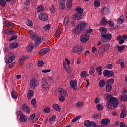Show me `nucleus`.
<instances>
[{
  "mask_svg": "<svg viewBox=\"0 0 127 127\" xmlns=\"http://www.w3.org/2000/svg\"><path fill=\"white\" fill-rule=\"evenodd\" d=\"M107 100L106 106L109 110H114L115 108H117L119 106V100L118 98L113 97L111 95H108L106 97Z\"/></svg>",
  "mask_w": 127,
  "mask_h": 127,
  "instance_id": "f257e3e1",
  "label": "nucleus"
},
{
  "mask_svg": "<svg viewBox=\"0 0 127 127\" xmlns=\"http://www.w3.org/2000/svg\"><path fill=\"white\" fill-rule=\"evenodd\" d=\"M86 28V23L82 22L78 24L73 30L74 34H79Z\"/></svg>",
  "mask_w": 127,
  "mask_h": 127,
  "instance_id": "f03ea898",
  "label": "nucleus"
},
{
  "mask_svg": "<svg viewBox=\"0 0 127 127\" xmlns=\"http://www.w3.org/2000/svg\"><path fill=\"white\" fill-rule=\"evenodd\" d=\"M28 33L29 34V36L32 38L33 40H35L36 44L38 45L41 43V37L39 36H37L36 35L34 34L32 30H29Z\"/></svg>",
  "mask_w": 127,
  "mask_h": 127,
  "instance_id": "7ed1b4c3",
  "label": "nucleus"
},
{
  "mask_svg": "<svg viewBox=\"0 0 127 127\" xmlns=\"http://www.w3.org/2000/svg\"><path fill=\"white\" fill-rule=\"evenodd\" d=\"M42 88L45 92H48L49 91V85L47 82V80L46 78L43 77L41 81Z\"/></svg>",
  "mask_w": 127,
  "mask_h": 127,
  "instance_id": "20e7f679",
  "label": "nucleus"
},
{
  "mask_svg": "<svg viewBox=\"0 0 127 127\" xmlns=\"http://www.w3.org/2000/svg\"><path fill=\"white\" fill-rule=\"evenodd\" d=\"M109 49H110V45H103L99 48L98 53H99L100 56H103L104 53H105L106 51H108Z\"/></svg>",
  "mask_w": 127,
  "mask_h": 127,
  "instance_id": "39448f33",
  "label": "nucleus"
},
{
  "mask_svg": "<svg viewBox=\"0 0 127 127\" xmlns=\"http://www.w3.org/2000/svg\"><path fill=\"white\" fill-rule=\"evenodd\" d=\"M102 37L101 41H102V42H109L111 39H112L113 35L111 34L107 33L106 34L102 35Z\"/></svg>",
  "mask_w": 127,
  "mask_h": 127,
  "instance_id": "423d86ee",
  "label": "nucleus"
},
{
  "mask_svg": "<svg viewBox=\"0 0 127 127\" xmlns=\"http://www.w3.org/2000/svg\"><path fill=\"white\" fill-rule=\"evenodd\" d=\"M38 81L35 78L32 79L30 81V87L32 89H36L38 87Z\"/></svg>",
  "mask_w": 127,
  "mask_h": 127,
  "instance_id": "0eeeda50",
  "label": "nucleus"
},
{
  "mask_svg": "<svg viewBox=\"0 0 127 127\" xmlns=\"http://www.w3.org/2000/svg\"><path fill=\"white\" fill-rule=\"evenodd\" d=\"M84 49V47L81 45H77L73 48L72 52L73 53H77V52H80Z\"/></svg>",
  "mask_w": 127,
  "mask_h": 127,
  "instance_id": "6e6552de",
  "label": "nucleus"
},
{
  "mask_svg": "<svg viewBox=\"0 0 127 127\" xmlns=\"http://www.w3.org/2000/svg\"><path fill=\"white\" fill-rule=\"evenodd\" d=\"M103 75L104 77H109L110 78L113 77L115 76V74L112 71H109L108 70L104 71Z\"/></svg>",
  "mask_w": 127,
  "mask_h": 127,
  "instance_id": "1a4fd4ad",
  "label": "nucleus"
},
{
  "mask_svg": "<svg viewBox=\"0 0 127 127\" xmlns=\"http://www.w3.org/2000/svg\"><path fill=\"white\" fill-rule=\"evenodd\" d=\"M90 39V36H88L87 34L82 35L80 37V41L82 43H86L88 40Z\"/></svg>",
  "mask_w": 127,
  "mask_h": 127,
  "instance_id": "9d476101",
  "label": "nucleus"
},
{
  "mask_svg": "<svg viewBox=\"0 0 127 127\" xmlns=\"http://www.w3.org/2000/svg\"><path fill=\"white\" fill-rule=\"evenodd\" d=\"M66 6V3L65 2V0H60L59 2V7L60 9L63 10L65 9Z\"/></svg>",
  "mask_w": 127,
  "mask_h": 127,
  "instance_id": "9b49d317",
  "label": "nucleus"
},
{
  "mask_svg": "<svg viewBox=\"0 0 127 127\" xmlns=\"http://www.w3.org/2000/svg\"><path fill=\"white\" fill-rule=\"evenodd\" d=\"M39 18L43 21H47V19H48V15L46 13L40 14Z\"/></svg>",
  "mask_w": 127,
  "mask_h": 127,
  "instance_id": "f8f14e48",
  "label": "nucleus"
},
{
  "mask_svg": "<svg viewBox=\"0 0 127 127\" xmlns=\"http://www.w3.org/2000/svg\"><path fill=\"white\" fill-rule=\"evenodd\" d=\"M58 92L59 94V96H68V93H67V91L64 90L63 88H59L58 90Z\"/></svg>",
  "mask_w": 127,
  "mask_h": 127,
  "instance_id": "ddd939ff",
  "label": "nucleus"
},
{
  "mask_svg": "<svg viewBox=\"0 0 127 127\" xmlns=\"http://www.w3.org/2000/svg\"><path fill=\"white\" fill-rule=\"evenodd\" d=\"M22 110L25 112L27 114H28L30 112V108L28 107V105L25 104H23L22 105Z\"/></svg>",
  "mask_w": 127,
  "mask_h": 127,
  "instance_id": "4468645a",
  "label": "nucleus"
},
{
  "mask_svg": "<svg viewBox=\"0 0 127 127\" xmlns=\"http://www.w3.org/2000/svg\"><path fill=\"white\" fill-rule=\"evenodd\" d=\"M72 17L74 19H77L78 20H80V19H82V17H84V15L83 14L80 13H75L72 15Z\"/></svg>",
  "mask_w": 127,
  "mask_h": 127,
  "instance_id": "2eb2a0df",
  "label": "nucleus"
},
{
  "mask_svg": "<svg viewBox=\"0 0 127 127\" xmlns=\"http://www.w3.org/2000/svg\"><path fill=\"white\" fill-rule=\"evenodd\" d=\"M78 81L77 80H72L70 81V86L73 90L77 89L76 87H77Z\"/></svg>",
  "mask_w": 127,
  "mask_h": 127,
  "instance_id": "dca6fc26",
  "label": "nucleus"
},
{
  "mask_svg": "<svg viewBox=\"0 0 127 127\" xmlns=\"http://www.w3.org/2000/svg\"><path fill=\"white\" fill-rule=\"evenodd\" d=\"M109 123H110V120L107 119H103L101 121V125L103 127H105V126H107Z\"/></svg>",
  "mask_w": 127,
  "mask_h": 127,
  "instance_id": "f3484780",
  "label": "nucleus"
},
{
  "mask_svg": "<svg viewBox=\"0 0 127 127\" xmlns=\"http://www.w3.org/2000/svg\"><path fill=\"white\" fill-rule=\"evenodd\" d=\"M15 58V56H14V54H12V55L10 56L9 58L6 60V63L8 64L11 63L14 60Z\"/></svg>",
  "mask_w": 127,
  "mask_h": 127,
  "instance_id": "a211bd4d",
  "label": "nucleus"
},
{
  "mask_svg": "<svg viewBox=\"0 0 127 127\" xmlns=\"http://www.w3.org/2000/svg\"><path fill=\"white\" fill-rule=\"evenodd\" d=\"M27 58H28V56L27 55L23 56L21 59H19V63L20 66H22V65H23L24 60H25V59H27Z\"/></svg>",
  "mask_w": 127,
  "mask_h": 127,
  "instance_id": "6ab92c4d",
  "label": "nucleus"
},
{
  "mask_svg": "<svg viewBox=\"0 0 127 127\" xmlns=\"http://www.w3.org/2000/svg\"><path fill=\"white\" fill-rule=\"evenodd\" d=\"M72 1H73V0H67V3H66L67 10H70V9L72 8V6H73V4L72 3Z\"/></svg>",
  "mask_w": 127,
  "mask_h": 127,
  "instance_id": "aec40b11",
  "label": "nucleus"
},
{
  "mask_svg": "<svg viewBox=\"0 0 127 127\" xmlns=\"http://www.w3.org/2000/svg\"><path fill=\"white\" fill-rule=\"evenodd\" d=\"M48 52H49V50L47 48H44L40 51L39 53L40 55H45V54L48 53Z\"/></svg>",
  "mask_w": 127,
  "mask_h": 127,
  "instance_id": "412c9836",
  "label": "nucleus"
},
{
  "mask_svg": "<svg viewBox=\"0 0 127 127\" xmlns=\"http://www.w3.org/2000/svg\"><path fill=\"white\" fill-rule=\"evenodd\" d=\"M69 22H70V17H69V16H65L64 21V25L65 26H67V25L69 24Z\"/></svg>",
  "mask_w": 127,
  "mask_h": 127,
  "instance_id": "4be33fe9",
  "label": "nucleus"
},
{
  "mask_svg": "<svg viewBox=\"0 0 127 127\" xmlns=\"http://www.w3.org/2000/svg\"><path fill=\"white\" fill-rule=\"evenodd\" d=\"M67 64H66V62H64L63 67L64 68L66 72L70 74L71 73V69H70V66H66Z\"/></svg>",
  "mask_w": 127,
  "mask_h": 127,
  "instance_id": "5701e85b",
  "label": "nucleus"
},
{
  "mask_svg": "<svg viewBox=\"0 0 127 127\" xmlns=\"http://www.w3.org/2000/svg\"><path fill=\"white\" fill-rule=\"evenodd\" d=\"M34 47V44L30 43L27 47V51L30 52Z\"/></svg>",
  "mask_w": 127,
  "mask_h": 127,
  "instance_id": "b1692460",
  "label": "nucleus"
},
{
  "mask_svg": "<svg viewBox=\"0 0 127 127\" xmlns=\"http://www.w3.org/2000/svg\"><path fill=\"white\" fill-rule=\"evenodd\" d=\"M34 95V92L33 90H30L27 93V98L28 100H30L31 98H32V96Z\"/></svg>",
  "mask_w": 127,
  "mask_h": 127,
  "instance_id": "393cba45",
  "label": "nucleus"
},
{
  "mask_svg": "<svg viewBox=\"0 0 127 127\" xmlns=\"http://www.w3.org/2000/svg\"><path fill=\"white\" fill-rule=\"evenodd\" d=\"M119 98L121 101H123L124 102H127V95H126V94H123V95H119Z\"/></svg>",
  "mask_w": 127,
  "mask_h": 127,
  "instance_id": "a878e982",
  "label": "nucleus"
},
{
  "mask_svg": "<svg viewBox=\"0 0 127 127\" xmlns=\"http://www.w3.org/2000/svg\"><path fill=\"white\" fill-rule=\"evenodd\" d=\"M53 108L54 110H55L57 112H60V111H61V109L59 107V105L57 104H54L53 105Z\"/></svg>",
  "mask_w": 127,
  "mask_h": 127,
  "instance_id": "bb28decb",
  "label": "nucleus"
},
{
  "mask_svg": "<svg viewBox=\"0 0 127 127\" xmlns=\"http://www.w3.org/2000/svg\"><path fill=\"white\" fill-rule=\"evenodd\" d=\"M101 12L102 14H108L109 12V9L108 8L104 7L101 10Z\"/></svg>",
  "mask_w": 127,
  "mask_h": 127,
  "instance_id": "cd10ccee",
  "label": "nucleus"
},
{
  "mask_svg": "<svg viewBox=\"0 0 127 127\" xmlns=\"http://www.w3.org/2000/svg\"><path fill=\"white\" fill-rule=\"evenodd\" d=\"M11 96L13 99H17V97H18V95H17V93H16V91L13 90L11 92Z\"/></svg>",
  "mask_w": 127,
  "mask_h": 127,
  "instance_id": "c85d7f7f",
  "label": "nucleus"
},
{
  "mask_svg": "<svg viewBox=\"0 0 127 127\" xmlns=\"http://www.w3.org/2000/svg\"><path fill=\"white\" fill-rule=\"evenodd\" d=\"M126 116H127V112L126 111V109H123L121 111V113L120 114V118L124 119Z\"/></svg>",
  "mask_w": 127,
  "mask_h": 127,
  "instance_id": "c756f323",
  "label": "nucleus"
},
{
  "mask_svg": "<svg viewBox=\"0 0 127 127\" xmlns=\"http://www.w3.org/2000/svg\"><path fill=\"white\" fill-rule=\"evenodd\" d=\"M43 10H44V8L43 7V6L42 5H39L37 7V12H39V13L41 12H43Z\"/></svg>",
  "mask_w": 127,
  "mask_h": 127,
  "instance_id": "7c9ffc66",
  "label": "nucleus"
},
{
  "mask_svg": "<svg viewBox=\"0 0 127 127\" xmlns=\"http://www.w3.org/2000/svg\"><path fill=\"white\" fill-rule=\"evenodd\" d=\"M99 30L101 33V36L102 35H105V34L107 33V29L106 28H100Z\"/></svg>",
  "mask_w": 127,
  "mask_h": 127,
  "instance_id": "2f4dec72",
  "label": "nucleus"
},
{
  "mask_svg": "<svg viewBox=\"0 0 127 127\" xmlns=\"http://www.w3.org/2000/svg\"><path fill=\"white\" fill-rule=\"evenodd\" d=\"M27 119L26 118V116L24 115V114H22L20 116L19 121L20 122H25Z\"/></svg>",
  "mask_w": 127,
  "mask_h": 127,
  "instance_id": "473e14b6",
  "label": "nucleus"
},
{
  "mask_svg": "<svg viewBox=\"0 0 127 127\" xmlns=\"http://www.w3.org/2000/svg\"><path fill=\"white\" fill-rule=\"evenodd\" d=\"M124 22V16H121L117 20L118 24H122Z\"/></svg>",
  "mask_w": 127,
  "mask_h": 127,
  "instance_id": "72a5a7b5",
  "label": "nucleus"
},
{
  "mask_svg": "<svg viewBox=\"0 0 127 127\" xmlns=\"http://www.w3.org/2000/svg\"><path fill=\"white\" fill-rule=\"evenodd\" d=\"M31 105H32L33 107L34 108H36L37 105H36V99L33 98L31 101Z\"/></svg>",
  "mask_w": 127,
  "mask_h": 127,
  "instance_id": "f704fd0d",
  "label": "nucleus"
},
{
  "mask_svg": "<svg viewBox=\"0 0 127 127\" xmlns=\"http://www.w3.org/2000/svg\"><path fill=\"white\" fill-rule=\"evenodd\" d=\"M10 48L13 49V48H16V47H18V44L17 43H11L9 44Z\"/></svg>",
  "mask_w": 127,
  "mask_h": 127,
  "instance_id": "c9c22d12",
  "label": "nucleus"
},
{
  "mask_svg": "<svg viewBox=\"0 0 127 127\" xmlns=\"http://www.w3.org/2000/svg\"><path fill=\"white\" fill-rule=\"evenodd\" d=\"M6 4V1L4 0H0V6L1 7H4Z\"/></svg>",
  "mask_w": 127,
  "mask_h": 127,
  "instance_id": "e433bc0d",
  "label": "nucleus"
},
{
  "mask_svg": "<svg viewBox=\"0 0 127 127\" xmlns=\"http://www.w3.org/2000/svg\"><path fill=\"white\" fill-rule=\"evenodd\" d=\"M76 11L77 12V13H79V14H83V9H82L80 7H78L76 9Z\"/></svg>",
  "mask_w": 127,
  "mask_h": 127,
  "instance_id": "4c0bfd02",
  "label": "nucleus"
},
{
  "mask_svg": "<svg viewBox=\"0 0 127 127\" xmlns=\"http://www.w3.org/2000/svg\"><path fill=\"white\" fill-rule=\"evenodd\" d=\"M80 76L81 78H87L88 77V73L86 71H83L81 73Z\"/></svg>",
  "mask_w": 127,
  "mask_h": 127,
  "instance_id": "58836bf2",
  "label": "nucleus"
},
{
  "mask_svg": "<svg viewBox=\"0 0 127 127\" xmlns=\"http://www.w3.org/2000/svg\"><path fill=\"white\" fill-rule=\"evenodd\" d=\"M40 115L39 114H35V117H34V120H33V123H35L38 121V119H39Z\"/></svg>",
  "mask_w": 127,
  "mask_h": 127,
  "instance_id": "ea45409f",
  "label": "nucleus"
},
{
  "mask_svg": "<svg viewBox=\"0 0 127 127\" xmlns=\"http://www.w3.org/2000/svg\"><path fill=\"white\" fill-rule=\"evenodd\" d=\"M106 85V82H105L104 80H101L99 82V87H101V88H103Z\"/></svg>",
  "mask_w": 127,
  "mask_h": 127,
  "instance_id": "a19ab883",
  "label": "nucleus"
},
{
  "mask_svg": "<svg viewBox=\"0 0 127 127\" xmlns=\"http://www.w3.org/2000/svg\"><path fill=\"white\" fill-rule=\"evenodd\" d=\"M55 119H56V115H53L49 119V122L51 123V122H55Z\"/></svg>",
  "mask_w": 127,
  "mask_h": 127,
  "instance_id": "79ce46f5",
  "label": "nucleus"
},
{
  "mask_svg": "<svg viewBox=\"0 0 127 127\" xmlns=\"http://www.w3.org/2000/svg\"><path fill=\"white\" fill-rule=\"evenodd\" d=\"M117 48L118 49V51L119 52H122V51H124L125 50V46H118Z\"/></svg>",
  "mask_w": 127,
  "mask_h": 127,
  "instance_id": "37998d69",
  "label": "nucleus"
},
{
  "mask_svg": "<svg viewBox=\"0 0 127 127\" xmlns=\"http://www.w3.org/2000/svg\"><path fill=\"white\" fill-rule=\"evenodd\" d=\"M106 89L107 92H111V91H112V85L110 84H107L106 85Z\"/></svg>",
  "mask_w": 127,
  "mask_h": 127,
  "instance_id": "c03bdc74",
  "label": "nucleus"
},
{
  "mask_svg": "<svg viewBox=\"0 0 127 127\" xmlns=\"http://www.w3.org/2000/svg\"><path fill=\"white\" fill-rule=\"evenodd\" d=\"M96 71L98 73V75H102V67L99 66L96 68Z\"/></svg>",
  "mask_w": 127,
  "mask_h": 127,
  "instance_id": "a18cd8bd",
  "label": "nucleus"
},
{
  "mask_svg": "<svg viewBox=\"0 0 127 127\" xmlns=\"http://www.w3.org/2000/svg\"><path fill=\"white\" fill-rule=\"evenodd\" d=\"M114 81H115V79H114V78H111L107 80V83L108 85H110L111 86H112V85L114 84Z\"/></svg>",
  "mask_w": 127,
  "mask_h": 127,
  "instance_id": "49530a36",
  "label": "nucleus"
},
{
  "mask_svg": "<svg viewBox=\"0 0 127 127\" xmlns=\"http://www.w3.org/2000/svg\"><path fill=\"white\" fill-rule=\"evenodd\" d=\"M84 125L85 127H90L91 126V121L90 120H86L84 123Z\"/></svg>",
  "mask_w": 127,
  "mask_h": 127,
  "instance_id": "de8ad7c7",
  "label": "nucleus"
},
{
  "mask_svg": "<svg viewBox=\"0 0 127 127\" xmlns=\"http://www.w3.org/2000/svg\"><path fill=\"white\" fill-rule=\"evenodd\" d=\"M4 33H5V34H14V32L9 30H5L4 31Z\"/></svg>",
  "mask_w": 127,
  "mask_h": 127,
  "instance_id": "09e8293b",
  "label": "nucleus"
},
{
  "mask_svg": "<svg viewBox=\"0 0 127 127\" xmlns=\"http://www.w3.org/2000/svg\"><path fill=\"white\" fill-rule=\"evenodd\" d=\"M107 23H108V22H107L105 19H103L101 21V25L102 26H105V25L107 24Z\"/></svg>",
  "mask_w": 127,
  "mask_h": 127,
  "instance_id": "8fccbe9b",
  "label": "nucleus"
},
{
  "mask_svg": "<svg viewBox=\"0 0 127 127\" xmlns=\"http://www.w3.org/2000/svg\"><path fill=\"white\" fill-rule=\"evenodd\" d=\"M96 108L98 111H102V110H103V105H102L101 104H97L96 105Z\"/></svg>",
  "mask_w": 127,
  "mask_h": 127,
  "instance_id": "3c124183",
  "label": "nucleus"
},
{
  "mask_svg": "<svg viewBox=\"0 0 127 127\" xmlns=\"http://www.w3.org/2000/svg\"><path fill=\"white\" fill-rule=\"evenodd\" d=\"M93 117L95 119H100L101 118V115L99 113H95L93 115Z\"/></svg>",
  "mask_w": 127,
  "mask_h": 127,
  "instance_id": "603ef678",
  "label": "nucleus"
},
{
  "mask_svg": "<svg viewBox=\"0 0 127 127\" xmlns=\"http://www.w3.org/2000/svg\"><path fill=\"white\" fill-rule=\"evenodd\" d=\"M60 34H61V31H60L59 30H57V31H56V33H55V35L57 37H60Z\"/></svg>",
  "mask_w": 127,
  "mask_h": 127,
  "instance_id": "864d4df0",
  "label": "nucleus"
},
{
  "mask_svg": "<svg viewBox=\"0 0 127 127\" xmlns=\"http://www.w3.org/2000/svg\"><path fill=\"white\" fill-rule=\"evenodd\" d=\"M100 5H101V4L100 3V1L97 0H95L94 2V6H95V7H99Z\"/></svg>",
  "mask_w": 127,
  "mask_h": 127,
  "instance_id": "5fc2aeb1",
  "label": "nucleus"
},
{
  "mask_svg": "<svg viewBox=\"0 0 127 127\" xmlns=\"http://www.w3.org/2000/svg\"><path fill=\"white\" fill-rule=\"evenodd\" d=\"M44 64V62H43V61H38V66L39 67H42V66H43Z\"/></svg>",
  "mask_w": 127,
  "mask_h": 127,
  "instance_id": "6e6d98bb",
  "label": "nucleus"
},
{
  "mask_svg": "<svg viewBox=\"0 0 127 127\" xmlns=\"http://www.w3.org/2000/svg\"><path fill=\"white\" fill-rule=\"evenodd\" d=\"M94 73H95V68L94 67H91L89 70V74H90V75H93Z\"/></svg>",
  "mask_w": 127,
  "mask_h": 127,
  "instance_id": "4d7b16f0",
  "label": "nucleus"
},
{
  "mask_svg": "<svg viewBox=\"0 0 127 127\" xmlns=\"http://www.w3.org/2000/svg\"><path fill=\"white\" fill-rule=\"evenodd\" d=\"M79 119H81V116H77L75 117L72 119V123H75V122H77L79 120Z\"/></svg>",
  "mask_w": 127,
  "mask_h": 127,
  "instance_id": "13d9d810",
  "label": "nucleus"
},
{
  "mask_svg": "<svg viewBox=\"0 0 127 127\" xmlns=\"http://www.w3.org/2000/svg\"><path fill=\"white\" fill-rule=\"evenodd\" d=\"M43 111L44 113H50V108L49 107H45L44 108Z\"/></svg>",
  "mask_w": 127,
  "mask_h": 127,
  "instance_id": "bf43d9fd",
  "label": "nucleus"
},
{
  "mask_svg": "<svg viewBox=\"0 0 127 127\" xmlns=\"http://www.w3.org/2000/svg\"><path fill=\"white\" fill-rule=\"evenodd\" d=\"M84 105V102H79L76 104V106L77 108H80L82 107Z\"/></svg>",
  "mask_w": 127,
  "mask_h": 127,
  "instance_id": "052dcab7",
  "label": "nucleus"
},
{
  "mask_svg": "<svg viewBox=\"0 0 127 127\" xmlns=\"http://www.w3.org/2000/svg\"><path fill=\"white\" fill-rule=\"evenodd\" d=\"M50 10L51 12H54L55 11V7H54V5H52L50 7Z\"/></svg>",
  "mask_w": 127,
  "mask_h": 127,
  "instance_id": "680f3d73",
  "label": "nucleus"
},
{
  "mask_svg": "<svg viewBox=\"0 0 127 127\" xmlns=\"http://www.w3.org/2000/svg\"><path fill=\"white\" fill-rule=\"evenodd\" d=\"M65 97H67V96H60L59 100L61 102H64L65 100Z\"/></svg>",
  "mask_w": 127,
  "mask_h": 127,
  "instance_id": "e2e57ef3",
  "label": "nucleus"
},
{
  "mask_svg": "<svg viewBox=\"0 0 127 127\" xmlns=\"http://www.w3.org/2000/svg\"><path fill=\"white\" fill-rule=\"evenodd\" d=\"M27 25H28V26H32L33 23H32V22L31 21H27L26 22Z\"/></svg>",
  "mask_w": 127,
  "mask_h": 127,
  "instance_id": "0e129e2a",
  "label": "nucleus"
},
{
  "mask_svg": "<svg viewBox=\"0 0 127 127\" xmlns=\"http://www.w3.org/2000/svg\"><path fill=\"white\" fill-rule=\"evenodd\" d=\"M107 23H108V24L109 25V26H110V27H114V22L113 21H109L107 22Z\"/></svg>",
  "mask_w": 127,
  "mask_h": 127,
  "instance_id": "69168bd1",
  "label": "nucleus"
},
{
  "mask_svg": "<svg viewBox=\"0 0 127 127\" xmlns=\"http://www.w3.org/2000/svg\"><path fill=\"white\" fill-rule=\"evenodd\" d=\"M96 126H97V124L96 123V122L94 121H92L91 122H90V127H96Z\"/></svg>",
  "mask_w": 127,
  "mask_h": 127,
  "instance_id": "338daca9",
  "label": "nucleus"
},
{
  "mask_svg": "<svg viewBox=\"0 0 127 127\" xmlns=\"http://www.w3.org/2000/svg\"><path fill=\"white\" fill-rule=\"evenodd\" d=\"M106 68L107 69H112L113 68V65H112V64H108L106 65Z\"/></svg>",
  "mask_w": 127,
  "mask_h": 127,
  "instance_id": "774afa93",
  "label": "nucleus"
}]
</instances>
